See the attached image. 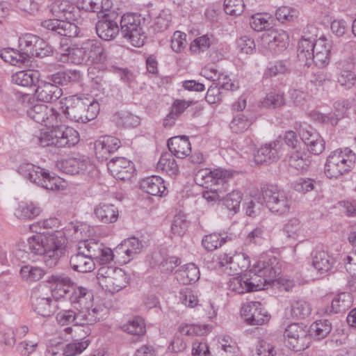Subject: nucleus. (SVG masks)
<instances>
[{"label": "nucleus", "instance_id": "680f3d73", "mask_svg": "<svg viewBox=\"0 0 356 356\" xmlns=\"http://www.w3.org/2000/svg\"><path fill=\"white\" fill-rule=\"evenodd\" d=\"M300 221L298 218L290 219L284 227V232L287 237L297 239L302 232Z\"/></svg>", "mask_w": 356, "mask_h": 356}, {"label": "nucleus", "instance_id": "ddd939ff", "mask_svg": "<svg viewBox=\"0 0 356 356\" xmlns=\"http://www.w3.org/2000/svg\"><path fill=\"white\" fill-rule=\"evenodd\" d=\"M107 315V309L102 306H95L90 313L81 310L65 309L56 315V321L60 325H83L93 324L104 320Z\"/></svg>", "mask_w": 356, "mask_h": 356}, {"label": "nucleus", "instance_id": "0e129e2a", "mask_svg": "<svg viewBox=\"0 0 356 356\" xmlns=\"http://www.w3.org/2000/svg\"><path fill=\"white\" fill-rule=\"evenodd\" d=\"M356 74L348 70H342L337 75V82L346 88H351L355 83Z\"/></svg>", "mask_w": 356, "mask_h": 356}, {"label": "nucleus", "instance_id": "69168bd1", "mask_svg": "<svg viewBox=\"0 0 356 356\" xmlns=\"http://www.w3.org/2000/svg\"><path fill=\"white\" fill-rule=\"evenodd\" d=\"M186 34L181 31H175L171 40V48L176 53L181 52L187 46Z\"/></svg>", "mask_w": 356, "mask_h": 356}, {"label": "nucleus", "instance_id": "bb28decb", "mask_svg": "<svg viewBox=\"0 0 356 356\" xmlns=\"http://www.w3.org/2000/svg\"><path fill=\"white\" fill-rule=\"evenodd\" d=\"M140 188L147 193L154 196H165L168 194L163 179L157 175L144 178L140 183Z\"/></svg>", "mask_w": 356, "mask_h": 356}, {"label": "nucleus", "instance_id": "13d9d810", "mask_svg": "<svg viewBox=\"0 0 356 356\" xmlns=\"http://www.w3.org/2000/svg\"><path fill=\"white\" fill-rule=\"evenodd\" d=\"M245 3L243 0H225L224 10L229 15H240L244 10Z\"/></svg>", "mask_w": 356, "mask_h": 356}, {"label": "nucleus", "instance_id": "1a4fd4ad", "mask_svg": "<svg viewBox=\"0 0 356 356\" xmlns=\"http://www.w3.org/2000/svg\"><path fill=\"white\" fill-rule=\"evenodd\" d=\"M99 110V103L93 98L84 95H74L67 99L63 111L71 120L86 123L93 120Z\"/></svg>", "mask_w": 356, "mask_h": 356}, {"label": "nucleus", "instance_id": "58836bf2", "mask_svg": "<svg viewBox=\"0 0 356 356\" xmlns=\"http://www.w3.org/2000/svg\"><path fill=\"white\" fill-rule=\"evenodd\" d=\"M254 121V118L252 116L237 113L231 121L229 127L236 134L243 133L248 129Z\"/></svg>", "mask_w": 356, "mask_h": 356}, {"label": "nucleus", "instance_id": "5fc2aeb1", "mask_svg": "<svg viewBox=\"0 0 356 356\" xmlns=\"http://www.w3.org/2000/svg\"><path fill=\"white\" fill-rule=\"evenodd\" d=\"M90 343L88 339L76 340L66 345L63 353L65 356H75L81 353Z\"/></svg>", "mask_w": 356, "mask_h": 356}, {"label": "nucleus", "instance_id": "a19ab883", "mask_svg": "<svg viewBox=\"0 0 356 356\" xmlns=\"http://www.w3.org/2000/svg\"><path fill=\"white\" fill-rule=\"evenodd\" d=\"M179 280L183 284H191L195 283L200 279V270L196 265L193 263L186 264L179 270Z\"/></svg>", "mask_w": 356, "mask_h": 356}, {"label": "nucleus", "instance_id": "c756f323", "mask_svg": "<svg viewBox=\"0 0 356 356\" xmlns=\"http://www.w3.org/2000/svg\"><path fill=\"white\" fill-rule=\"evenodd\" d=\"M52 299L49 296H42L34 292L31 296V305L33 310L39 315L50 316L54 312L52 307Z\"/></svg>", "mask_w": 356, "mask_h": 356}, {"label": "nucleus", "instance_id": "7ed1b4c3", "mask_svg": "<svg viewBox=\"0 0 356 356\" xmlns=\"http://www.w3.org/2000/svg\"><path fill=\"white\" fill-rule=\"evenodd\" d=\"M50 11L56 19L41 22V26L54 36L68 38L79 35L81 29L79 24L82 21L80 8L68 0H54Z\"/></svg>", "mask_w": 356, "mask_h": 356}, {"label": "nucleus", "instance_id": "7c9ffc66", "mask_svg": "<svg viewBox=\"0 0 356 356\" xmlns=\"http://www.w3.org/2000/svg\"><path fill=\"white\" fill-rule=\"evenodd\" d=\"M84 46L88 63H99L106 59L104 49L99 40H88L84 42Z\"/></svg>", "mask_w": 356, "mask_h": 356}, {"label": "nucleus", "instance_id": "423d86ee", "mask_svg": "<svg viewBox=\"0 0 356 356\" xmlns=\"http://www.w3.org/2000/svg\"><path fill=\"white\" fill-rule=\"evenodd\" d=\"M47 81H40L35 89V95L38 100L44 102H54L63 95L60 86L70 83H75L81 79V74L79 70L59 71L49 75Z\"/></svg>", "mask_w": 356, "mask_h": 356}, {"label": "nucleus", "instance_id": "f03ea898", "mask_svg": "<svg viewBox=\"0 0 356 356\" xmlns=\"http://www.w3.org/2000/svg\"><path fill=\"white\" fill-rule=\"evenodd\" d=\"M66 241L64 232L59 230L45 235H34L26 242L19 243L15 254L22 262L40 255L47 266L53 267L64 254Z\"/></svg>", "mask_w": 356, "mask_h": 356}, {"label": "nucleus", "instance_id": "c9c22d12", "mask_svg": "<svg viewBox=\"0 0 356 356\" xmlns=\"http://www.w3.org/2000/svg\"><path fill=\"white\" fill-rule=\"evenodd\" d=\"M113 121L118 127L131 128L139 125L140 119L128 111H119L113 115Z\"/></svg>", "mask_w": 356, "mask_h": 356}, {"label": "nucleus", "instance_id": "bf43d9fd", "mask_svg": "<svg viewBox=\"0 0 356 356\" xmlns=\"http://www.w3.org/2000/svg\"><path fill=\"white\" fill-rule=\"evenodd\" d=\"M284 104V94L282 92H270L268 93L262 102L264 107H280Z\"/></svg>", "mask_w": 356, "mask_h": 356}, {"label": "nucleus", "instance_id": "f257e3e1", "mask_svg": "<svg viewBox=\"0 0 356 356\" xmlns=\"http://www.w3.org/2000/svg\"><path fill=\"white\" fill-rule=\"evenodd\" d=\"M26 113L35 122L52 127L49 131L40 133L38 143L41 147H70L79 143V134L74 129L63 124L55 125L60 113L54 108L37 104L28 108Z\"/></svg>", "mask_w": 356, "mask_h": 356}, {"label": "nucleus", "instance_id": "f3484780", "mask_svg": "<svg viewBox=\"0 0 356 356\" xmlns=\"http://www.w3.org/2000/svg\"><path fill=\"white\" fill-rule=\"evenodd\" d=\"M253 276L261 280L262 286L273 281L281 273L280 265L277 257H271L259 260L250 270Z\"/></svg>", "mask_w": 356, "mask_h": 356}, {"label": "nucleus", "instance_id": "0eeeda50", "mask_svg": "<svg viewBox=\"0 0 356 356\" xmlns=\"http://www.w3.org/2000/svg\"><path fill=\"white\" fill-rule=\"evenodd\" d=\"M233 172L222 168L201 169L195 175L196 183L209 189L203 193V197L209 201H216L221 198L220 194L229 188V179L232 178Z\"/></svg>", "mask_w": 356, "mask_h": 356}, {"label": "nucleus", "instance_id": "b1692460", "mask_svg": "<svg viewBox=\"0 0 356 356\" xmlns=\"http://www.w3.org/2000/svg\"><path fill=\"white\" fill-rule=\"evenodd\" d=\"M241 315L250 325H261L268 321V316L262 312L259 302H251L241 308Z\"/></svg>", "mask_w": 356, "mask_h": 356}, {"label": "nucleus", "instance_id": "9b49d317", "mask_svg": "<svg viewBox=\"0 0 356 356\" xmlns=\"http://www.w3.org/2000/svg\"><path fill=\"white\" fill-rule=\"evenodd\" d=\"M356 161V154L348 147L337 149L327 158L324 172L329 179H338L349 172Z\"/></svg>", "mask_w": 356, "mask_h": 356}, {"label": "nucleus", "instance_id": "a211bd4d", "mask_svg": "<svg viewBox=\"0 0 356 356\" xmlns=\"http://www.w3.org/2000/svg\"><path fill=\"white\" fill-rule=\"evenodd\" d=\"M263 45L275 54H280L289 45V35L282 30L267 29L261 36Z\"/></svg>", "mask_w": 356, "mask_h": 356}, {"label": "nucleus", "instance_id": "2f4dec72", "mask_svg": "<svg viewBox=\"0 0 356 356\" xmlns=\"http://www.w3.org/2000/svg\"><path fill=\"white\" fill-rule=\"evenodd\" d=\"M289 165L299 171L306 170L310 165L307 154L301 147L291 149L286 155Z\"/></svg>", "mask_w": 356, "mask_h": 356}, {"label": "nucleus", "instance_id": "6ab92c4d", "mask_svg": "<svg viewBox=\"0 0 356 356\" xmlns=\"http://www.w3.org/2000/svg\"><path fill=\"white\" fill-rule=\"evenodd\" d=\"M250 274H243L237 277H232L228 282L229 290L238 294H243L252 291H257L262 289V282L261 279L257 280V277H254Z\"/></svg>", "mask_w": 356, "mask_h": 356}, {"label": "nucleus", "instance_id": "c03bdc74", "mask_svg": "<svg viewBox=\"0 0 356 356\" xmlns=\"http://www.w3.org/2000/svg\"><path fill=\"white\" fill-rule=\"evenodd\" d=\"M268 233L264 226H259L250 232L245 238V243L262 245L267 242Z\"/></svg>", "mask_w": 356, "mask_h": 356}, {"label": "nucleus", "instance_id": "603ef678", "mask_svg": "<svg viewBox=\"0 0 356 356\" xmlns=\"http://www.w3.org/2000/svg\"><path fill=\"white\" fill-rule=\"evenodd\" d=\"M172 17L169 10H162L155 18L152 26L154 31L163 32L170 26Z\"/></svg>", "mask_w": 356, "mask_h": 356}, {"label": "nucleus", "instance_id": "e433bc0d", "mask_svg": "<svg viewBox=\"0 0 356 356\" xmlns=\"http://www.w3.org/2000/svg\"><path fill=\"white\" fill-rule=\"evenodd\" d=\"M42 212L41 208L33 202H22L15 209V215L17 218L24 220H31L38 216Z\"/></svg>", "mask_w": 356, "mask_h": 356}, {"label": "nucleus", "instance_id": "5701e85b", "mask_svg": "<svg viewBox=\"0 0 356 356\" xmlns=\"http://www.w3.org/2000/svg\"><path fill=\"white\" fill-rule=\"evenodd\" d=\"M331 44L325 38H320L314 42L312 51L309 54L311 63H314L319 67H323L330 62Z\"/></svg>", "mask_w": 356, "mask_h": 356}, {"label": "nucleus", "instance_id": "09e8293b", "mask_svg": "<svg viewBox=\"0 0 356 356\" xmlns=\"http://www.w3.org/2000/svg\"><path fill=\"white\" fill-rule=\"evenodd\" d=\"M225 238L220 234L212 233L205 235L202 240L203 248L209 252L213 251L225 243Z\"/></svg>", "mask_w": 356, "mask_h": 356}, {"label": "nucleus", "instance_id": "4be33fe9", "mask_svg": "<svg viewBox=\"0 0 356 356\" xmlns=\"http://www.w3.org/2000/svg\"><path fill=\"white\" fill-rule=\"evenodd\" d=\"M280 141L275 140L261 146L254 154L257 164L270 163L279 159L281 156Z\"/></svg>", "mask_w": 356, "mask_h": 356}, {"label": "nucleus", "instance_id": "6e6d98bb", "mask_svg": "<svg viewBox=\"0 0 356 356\" xmlns=\"http://www.w3.org/2000/svg\"><path fill=\"white\" fill-rule=\"evenodd\" d=\"M299 135L301 141L304 143L306 146L322 138L321 135L313 127L309 125L301 127L300 129Z\"/></svg>", "mask_w": 356, "mask_h": 356}, {"label": "nucleus", "instance_id": "774afa93", "mask_svg": "<svg viewBox=\"0 0 356 356\" xmlns=\"http://www.w3.org/2000/svg\"><path fill=\"white\" fill-rule=\"evenodd\" d=\"M275 355L276 351L272 345L261 341L255 350L252 351L251 356H275Z\"/></svg>", "mask_w": 356, "mask_h": 356}, {"label": "nucleus", "instance_id": "9d476101", "mask_svg": "<svg viewBox=\"0 0 356 356\" xmlns=\"http://www.w3.org/2000/svg\"><path fill=\"white\" fill-rule=\"evenodd\" d=\"M151 20L149 14L126 13L121 17L120 33L122 36L129 40L134 47H141L144 44L146 36L143 30Z\"/></svg>", "mask_w": 356, "mask_h": 356}, {"label": "nucleus", "instance_id": "c85d7f7f", "mask_svg": "<svg viewBox=\"0 0 356 356\" xmlns=\"http://www.w3.org/2000/svg\"><path fill=\"white\" fill-rule=\"evenodd\" d=\"M95 217L102 223L115 222L119 218V211L113 204L100 203L94 210Z\"/></svg>", "mask_w": 356, "mask_h": 356}, {"label": "nucleus", "instance_id": "864d4df0", "mask_svg": "<svg viewBox=\"0 0 356 356\" xmlns=\"http://www.w3.org/2000/svg\"><path fill=\"white\" fill-rule=\"evenodd\" d=\"M127 250V261H129L136 254L140 252L143 248L142 242L136 237H131L123 241Z\"/></svg>", "mask_w": 356, "mask_h": 356}, {"label": "nucleus", "instance_id": "4d7b16f0", "mask_svg": "<svg viewBox=\"0 0 356 356\" xmlns=\"http://www.w3.org/2000/svg\"><path fill=\"white\" fill-rule=\"evenodd\" d=\"M188 224L189 222L186 219V216L184 213H179L175 216L171 227L172 232L175 234L181 236L187 230Z\"/></svg>", "mask_w": 356, "mask_h": 356}, {"label": "nucleus", "instance_id": "aec40b11", "mask_svg": "<svg viewBox=\"0 0 356 356\" xmlns=\"http://www.w3.org/2000/svg\"><path fill=\"white\" fill-rule=\"evenodd\" d=\"M107 168L117 179H130L135 172L134 164L124 157H115L107 163Z\"/></svg>", "mask_w": 356, "mask_h": 356}, {"label": "nucleus", "instance_id": "412c9836", "mask_svg": "<svg viewBox=\"0 0 356 356\" xmlns=\"http://www.w3.org/2000/svg\"><path fill=\"white\" fill-rule=\"evenodd\" d=\"M115 14L104 13L102 19H99L96 25L95 30L97 35L102 40L110 41L113 40L119 33L120 29L118 22L113 17Z\"/></svg>", "mask_w": 356, "mask_h": 356}, {"label": "nucleus", "instance_id": "49530a36", "mask_svg": "<svg viewBox=\"0 0 356 356\" xmlns=\"http://www.w3.org/2000/svg\"><path fill=\"white\" fill-rule=\"evenodd\" d=\"M20 275L27 282H36L43 277L45 275V271L38 266L25 265L22 266Z\"/></svg>", "mask_w": 356, "mask_h": 356}, {"label": "nucleus", "instance_id": "8fccbe9b", "mask_svg": "<svg viewBox=\"0 0 356 356\" xmlns=\"http://www.w3.org/2000/svg\"><path fill=\"white\" fill-rule=\"evenodd\" d=\"M0 56L4 61L9 63L13 65L24 63L26 60V58L24 56L22 51H15L10 48L2 50Z\"/></svg>", "mask_w": 356, "mask_h": 356}, {"label": "nucleus", "instance_id": "2eb2a0df", "mask_svg": "<svg viewBox=\"0 0 356 356\" xmlns=\"http://www.w3.org/2000/svg\"><path fill=\"white\" fill-rule=\"evenodd\" d=\"M19 47L27 60L31 57L44 58L53 52L51 46L44 39L31 33H26L19 39Z\"/></svg>", "mask_w": 356, "mask_h": 356}, {"label": "nucleus", "instance_id": "de8ad7c7", "mask_svg": "<svg viewBox=\"0 0 356 356\" xmlns=\"http://www.w3.org/2000/svg\"><path fill=\"white\" fill-rule=\"evenodd\" d=\"M332 330L331 323L327 319H321L313 323L309 332L318 339L325 338Z\"/></svg>", "mask_w": 356, "mask_h": 356}, {"label": "nucleus", "instance_id": "dca6fc26", "mask_svg": "<svg viewBox=\"0 0 356 356\" xmlns=\"http://www.w3.org/2000/svg\"><path fill=\"white\" fill-rule=\"evenodd\" d=\"M307 332L303 324L294 323L289 325L283 334L285 346L295 352L305 350L308 347Z\"/></svg>", "mask_w": 356, "mask_h": 356}, {"label": "nucleus", "instance_id": "4468645a", "mask_svg": "<svg viewBox=\"0 0 356 356\" xmlns=\"http://www.w3.org/2000/svg\"><path fill=\"white\" fill-rule=\"evenodd\" d=\"M98 284L106 291L114 294L126 287L127 275L122 268L104 265L98 269Z\"/></svg>", "mask_w": 356, "mask_h": 356}, {"label": "nucleus", "instance_id": "20e7f679", "mask_svg": "<svg viewBox=\"0 0 356 356\" xmlns=\"http://www.w3.org/2000/svg\"><path fill=\"white\" fill-rule=\"evenodd\" d=\"M46 282L56 284L60 291V296L67 299L76 310L90 313L94 308L93 294L88 288L78 285L70 277L63 273L53 274L47 277Z\"/></svg>", "mask_w": 356, "mask_h": 356}, {"label": "nucleus", "instance_id": "a18cd8bd", "mask_svg": "<svg viewBox=\"0 0 356 356\" xmlns=\"http://www.w3.org/2000/svg\"><path fill=\"white\" fill-rule=\"evenodd\" d=\"M223 198V204L232 214H236L240 209L243 193L239 191H232Z\"/></svg>", "mask_w": 356, "mask_h": 356}, {"label": "nucleus", "instance_id": "72a5a7b5", "mask_svg": "<svg viewBox=\"0 0 356 356\" xmlns=\"http://www.w3.org/2000/svg\"><path fill=\"white\" fill-rule=\"evenodd\" d=\"M58 167L64 173L76 175L83 173L87 169V162L83 159L70 158L61 161Z\"/></svg>", "mask_w": 356, "mask_h": 356}, {"label": "nucleus", "instance_id": "6e6552de", "mask_svg": "<svg viewBox=\"0 0 356 356\" xmlns=\"http://www.w3.org/2000/svg\"><path fill=\"white\" fill-rule=\"evenodd\" d=\"M17 172L26 180L48 191H60L65 188L64 179L55 173L32 163L21 164Z\"/></svg>", "mask_w": 356, "mask_h": 356}, {"label": "nucleus", "instance_id": "473e14b6", "mask_svg": "<svg viewBox=\"0 0 356 356\" xmlns=\"http://www.w3.org/2000/svg\"><path fill=\"white\" fill-rule=\"evenodd\" d=\"M40 73L37 70H26L15 72L11 76L12 83L22 87L35 86L38 83Z\"/></svg>", "mask_w": 356, "mask_h": 356}, {"label": "nucleus", "instance_id": "39448f33", "mask_svg": "<svg viewBox=\"0 0 356 356\" xmlns=\"http://www.w3.org/2000/svg\"><path fill=\"white\" fill-rule=\"evenodd\" d=\"M111 251L102 249V243L93 238L79 243L77 252L70 259L72 269L79 273H88L94 270L95 263L106 264L111 258Z\"/></svg>", "mask_w": 356, "mask_h": 356}, {"label": "nucleus", "instance_id": "393cba45", "mask_svg": "<svg viewBox=\"0 0 356 356\" xmlns=\"http://www.w3.org/2000/svg\"><path fill=\"white\" fill-rule=\"evenodd\" d=\"M121 145L120 140L111 136L101 137L95 143V151L98 159L108 160L110 154L115 152Z\"/></svg>", "mask_w": 356, "mask_h": 356}, {"label": "nucleus", "instance_id": "3c124183", "mask_svg": "<svg viewBox=\"0 0 356 356\" xmlns=\"http://www.w3.org/2000/svg\"><path fill=\"white\" fill-rule=\"evenodd\" d=\"M123 329L127 333L132 335H143L145 333L144 320L140 317H135L124 325Z\"/></svg>", "mask_w": 356, "mask_h": 356}, {"label": "nucleus", "instance_id": "cd10ccee", "mask_svg": "<svg viewBox=\"0 0 356 356\" xmlns=\"http://www.w3.org/2000/svg\"><path fill=\"white\" fill-rule=\"evenodd\" d=\"M335 264L334 258L324 250L315 251L312 258V265L321 275L330 272Z\"/></svg>", "mask_w": 356, "mask_h": 356}, {"label": "nucleus", "instance_id": "79ce46f5", "mask_svg": "<svg viewBox=\"0 0 356 356\" xmlns=\"http://www.w3.org/2000/svg\"><path fill=\"white\" fill-rule=\"evenodd\" d=\"M312 312L310 305L303 299L293 300L291 302V314L293 318L303 319Z\"/></svg>", "mask_w": 356, "mask_h": 356}, {"label": "nucleus", "instance_id": "f8f14e48", "mask_svg": "<svg viewBox=\"0 0 356 356\" xmlns=\"http://www.w3.org/2000/svg\"><path fill=\"white\" fill-rule=\"evenodd\" d=\"M261 193L266 206L272 213L279 216L289 213L293 201L284 190L277 185L263 184Z\"/></svg>", "mask_w": 356, "mask_h": 356}, {"label": "nucleus", "instance_id": "37998d69", "mask_svg": "<svg viewBox=\"0 0 356 356\" xmlns=\"http://www.w3.org/2000/svg\"><path fill=\"white\" fill-rule=\"evenodd\" d=\"M317 39L305 37H302L301 40L298 42V56L300 60H305V65H311V58H309V54L312 51L313 47H314V42Z\"/></svg>", "mask_w": 356, "mask_h": 356}, {"label": "nucleus", "instance_id": "ea45409f", "mask_svg": "<svg viewBox=\"0 0 356 356\" xmlns=\"http://www.w3.org/2000/svg\"><path fill=\"white\" fill-rule=\"evenodd\" d=\"M353 303L352 296L349 293L343 292L338 294L332 301L330 312L340 313L348 309Z\"/></svg>", "mask_w": 356, "mask_h": 356}, {"label": "nucleus", "instance_id": "e2e57ef3", "mask_svg": "<svg viewBox=\"0 0 356 356\" xmlns=\"http://www.w3.org/2000/svg\"><path fill=\"white\" fill-rule=\"evenodd\" d=\"M316 181L310 178H299L293 184V188L299 193H305L315 189Z\"/></svg>", "mask_w": 356, "mask_h": 356}, {"label": "nucleus", "instance_id": "338daca9", "mask_svg": "<svg viewBox=\"0 0 356 356\" xmlns=\"http://www.w3.org/2000/svg\"><path fill=\"white\" fill-rule=\"evenodd\" d=\"M192 354L193 356H210L209 348L204 339H197L193 343Z\"/></svg>", "mask_w": 356, "mask_h": 356}, {"label": "nucleus", "instance_id": "052dcab7", "mask_svg": "<svg viewBox=\"0 0 356 356\" xmlns=\"http://www.w3.org/2000/svg\"><path fill=\"white\" fill-rule=\"evenodd\" d=\"M15 6L16 8L31 15H35L40 8V4L34 0H15Z\"/></svg>", "mask_w": 356, "mask_h": 356}, {"label": "nucleus", "instance_id": "f704fd0d", "mask_svg": "<svg viewBox=\"0 0 356 356\" xmlns=\"http://www.w3.org/2000/svg\"><path fill=\"white\" fill-rule=\"evenodd\" d=\"M174 156L172 154L169 152L162 154L157 163L156 169L159 171L165 172L170 176L176 175L179 171V167Z\"/></svg>", "mask_w": 356, "mask_h": 356}, {"label": "nucleus", "instance_id": "a878e982", "mask_svg": "<svg viewBox=\"0 0 356 356\" xmlns=\"http://www.w3.org/2000/svg\"><path fill=\"white\" fill-rule=\"evenodd\" d=\"M167 145L170 153L179 159H184L191 152V143L186 136L172 137Z\"/></svg>", "mask_w": 356, "mask_h": 356}, {"label": "nucleus", "instance_id": "4c0bfd02", "mask_svg": "<svg viewBox=\"0 0 356 356\" xmlns=\"http://www.w3.org/2000/svg\"><path fill=\"white\" fill-rule=\"evenodd\" d=\"M291 67V63L289 60H281L270 63L265 70L264 76L268 78L285 74L290 72Z\"/></svg>", "mask_w": 356, "mask_h": 356}]
</instances>
